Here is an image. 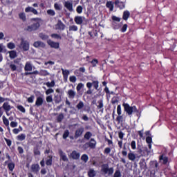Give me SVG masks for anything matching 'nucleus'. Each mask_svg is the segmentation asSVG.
Returning a JSON list of instances; mask_svg holds the SVG:
<instances>
[{"instance_id": "49", "label": "nucleus", "mask_w": 177, "mask_h": 177, "mask_svg": "<svg viewBox=\"0 0 177 177\" xmlns=\"http://www.w3.org/2000/svg\"><path fill=\"white\" fill-rule=\"evenodd\" d=\"M69 31H78V27L75 25L69 26Z\"/></svg>"}, {"instance_id": "19", "label": "nucleus", "mask_w": 177, "mask_h": 177, "mask_svg": "<svg viewBox=\"0 0 177 177\" xmlns=\"http://www.w3.org/2000/svg\"><path fill=\"white\" fill-rule=\"evenodd\" d=\"M25 12L26 13L31 12L32 13H33V15H38V11H37V10H35L34 8L30 6L25 8Z\"/></svg>"}, {"instance_id": "54", "label": "nucleus", "mask_w": 177, "mask_h": 177, "mask_svg": "<svg viewBox=\"0 0 177 177\" xmlns=\"http://www.w3.org/2000/svg\"><path fill=\"white\" fill-rule=\"evenodd\" d=\"M82 88H84V84L79 83L76 87V89H77V92H80V91H81V89H82Z\"/></svg>"}, {"instance_id": "20", "label": "nucleus", "mask_w": 177, "mask_h": 177, "mask_svg": "<svg viewBox=\"0 0 177 177\" xmlns=\"http://www.w3.org/2000/svg\"><path fill=\"white\" fill-rule=\"evenodd\" d=\"M57 30H64L66 28V25L62 22V21H58V23L55 26Z\"/></svg>"}, {"instance_id": "38", "label": "nucleus", "mask_w": 177, "mask_h": 177, "mask_svg": "<svg viewBox=\"0 0 177 177\" xmlns=\"http://www.w3.org/2000/svg\"><path fill=\"white\" fill-rule=\"evenodd\" d=\"M122 154L124 157H127L128 155V152L127 151V144H124L123 145V150L122 151Z\"/></svg>"}, {"instance_id": "39", "label": "nucleus", "mask_w": 177, "mask_h": 177, "mask_svg": "<svg viewBox=\"0 0 177 177\" xmlns=\"http://www.w3.org/2000/svg\"><path fill=\"white\" fill-rule=\"evenodd\" d=\"M39 75V72L38 71H35L33 72H26L25 75Z\"/></svg>"}, {"instance_id": "28", "label": "nucleus", "mask_w": 177, "mask_h": 177, "mask_svg": "<svg viewBox=\"0 0 177 177\" xmlns=\"http://www.w3.org/2000/svg\"><path fill=\"white\" fill-rule=\"evenodd\" d=\"M88 175L89 177H95L96 176V171L93 169H89Z\"/></svg>"}, {"instance_id": "27", "label": "nucleus", "mask_w": 177, "mask_h": 177, "mask_svg": "<svg viewBox=\"0 0 177 177\" xmlns=\"http://www.w3.org/2000/svg\"><path fill=\"white\" fill-rule=\"evenodd\" d=\"M106 6V8H108L109 9V10H111V12H113V10L114 9V5L113 4V2L107 1Z\"/></svg>"}, {"instance_id": "64", "label": "nucleus", "mask_w": 177, "mask_h": 177, "mask_svg": "<svg viewBox=\"0 0 177 177\" xmlns=\"http://www.w3.org/2000/svg\"><path fill=\"white\" fill-rule=\"evenodd\" d=\"M11 128H16L17 127V122H11L10 124Z\"/></svg>"}, {"instance_id": "13", "label": "nucleus", "mask_w": 177, "mask_h": 177, "mask_svg": "<svg viewBox=\"0 0 177 177\" xmlns=\"http://www.w3.org/2000/svg\"><path fill=\"white\" fill-rule=\"evenodd\" d=\"M80 156L81 154L80 152H77V151H73L72 153H71V158H73V160H80Z\"/></svg>"}, {"instance_id": "46", "label": "nucleus", "mask_w": 177, "mask_h": 177, "mask_svg": "<svg viewBox=\"0 0 177 177\" xmlns=\"http://www.w3.org/2000/svg\"><path fill=\"white\" fill-rule=\"evenodd\" d=\"M62 71L64 77H66L67 78V77H68V75L70 74V71L68 70H64L63 68H62Z\"/></svg>"}, {"instance_id": "31", "label": "nucleus", "mask_w": 177, "mask_h": 177, "mask_svg": "<svg viewBox=\"0 0 177 177\" xmlns=\"http://www.w3.org/2000/svg\"><path fill=\"white\" fill-rule=\"evenodd\" d=\"M17 140H19L20 142H23V140H26V134L22 133L19 134L17 136Z\"/></svg>"}, {"instance_id": "41", "label": "nucleus", "mask_w": 177, "mask_h": 177, "mask_svg": "<svg viewBox=\"0 0 177 177\" xmlns=\"http://www.w3.org/2000/svg\"><path fill=\"white\" fill-rule=\"evenodd\" d=\"M88 160H89V157H88V155H86V154H83L81 156V160L84 161V162H88Z\"/></svg>"}, {"instance_id": "3", "label": "nucleus", "mask_w": 177, "mask_h": 177, "mask_svg": "<svg viewBox=\"0 0 177 177\" xmlns=\"http://www.w3.org/2000/svg\"><path fill=\"white\" fill-rule=\"evenodd\" d=\"M39 22H35L32 25L26 26L24 28V31H27L28 32H32V31H37L39 28Z\"/></svg>"}, {"instance_id": "2", "label": "nucleus", "mask_w": 177, "mask_h": 177, "mask_svg": "<svg viewBox=\"0 0 177 177\" xmlns=\"http://www.w3.org/2000/svg\"><path fill=\"white\" fill-rule=\"evenodd\" d=\"M122 106L128 115H132L133 113H138L139 111L136 106H131L127 103H123Z\"/></svg>"}, {"instance_id": "25", "label": "nucleus", "mask_w": 177, "mask_h": 177, "mask_svg": "<svg viewBox=\"0 0 177 177\" xmlns=\"http://www.w3.org/2000/svg\"><path fill=\"white\" fill-rule=\"evenodd\" d=\"M129 16H131V13L129 12V11L128 10L124 11L123 16H122L123 20H128V19L129 18Z\"/></svg>"}, {"instance_id": "47", "label": "nucleus", "mask_w": 177, "mask_h": 177, "mask_svg": "<svg viewBox=\"0 0 177 177\" xmlns=\"http://www.w3.org/2000/svg\"><path fill=\"white\" fill-rule=\"evenodd\" d=\"M116 121H118V124H121V122L124 121V117L121 115H118V116L116 118Z\"/></svg>"}, {"instance_id": "63", "label": "nucleus", "mask_w": 177, "mask_h": 177, "mask_svg": "<svg viewBox=\"0 0 177 177\" xmlns=\"http://www.w3.org/2000/svg\"><path fill=\"white\" fill-rule=\"evenodd\" d=\"M53 92H55V91L53 90V88H48V89L46 91V95H50V93H53Z\"/></svg>"}, {"instance_id": "24", "label": "nucleus", "mask_w": 177, "mask_h": 177, "mask_svg": "<svg viewBox=\"0 0 177 177\" xmlns=\"http://www.w3.org/2000/svg\"><path fill=\"white\" fill-rule=\"evenodd\" d=\"M128 158L130 160V161H135V160H136V155H135V153L133 152H129L128 153Z\"/></svg>"}, {"instance_id": "59", "label": "nucleus", "mask_w": 177, "mask_h": 177, "mask_svg": "<svg viewBox=\"0 0 177 177\" xmlns=\"http://www.w3.org/2000/svg\"><path fill=\"white\" fill-rule=\"evenodd\" d=\"M68 135H70V132H68V130H66L63 134L64 139H67V138H68Z\"/></svg>"}, {"instance_id": "55", "label": "nucleus", "mask_w": 177, "mask_h": 177, "mask_svg": "<svg viewBox=\"0 0 177 177\" xmlns=\"http://www.w3.org/2000/svg\"><path fill=\"white\" fill-rule=\"evenodd\" d=\"M46 100L47 103H52L53 102V98L52 97V95H48L46 97Z\"/></svg>"}, {"instance_id": "45", "label": "nucleus", "mask_w": 177, "mask_h": 177, "mask_svg": "<svg viewBox=\"0 0 177 177\" xmlns=\"http://www.w3.org/2000/svg\"><path fill=\"white\" fill-rule=\"evenodd\" d=\"M54 8H55V10H62V9L63 7L62 6L61 4H59V3H55L54 4Z\"/></svg>"}, {"instance_id": "1", "label": "nucleus", "mask_w": 177, "mask_h": 177, "mask_svg": "<svg viewBox=\"0 0 177 177\" xmlns=\"http://www.w3.org/2000/svg\"><path fill=\"white\" fill-rule=\"evenodd\" d=\"M101 172L107 176H111L114 174V168L109 167V164H104L101 166Z\"/></svg>"}, {"instance_id": "21", "label": "nucleus", "mask_w": 177, "mask_h": 177, "mask_svg": "<svg viewBox=\"0 0 177 177\" xmlns=\"http://www.w3.org/2000/svg\"><path fill=\"white\" fill-rule=\"evenodd\" d=\"M2 120H3V122L4 125H6V127H7V129H8V132H10V127H9V120H8V118H6V117L5 115H3Z\"/></svg>"}, {"instance_id": "50", "label": "nucleus", "mask_w": 177, "mask_h": 177, "mask_svg": "<svg viewBox=\"0 0 177 177\" xmlns=\"http://www.w3.org/2000/svg\"><path fill=\"white\" fill-rule=\"evenodd\" d=\"M76 107L77 109H78V110H81V109H84V102L80 101V102L77 104Z\"/></svg>"}, {"instance_id": "37", "label": "nucleus", "mask_w": 177, "mask_h": 177, "mask_svg": "<svg viewBox=\"0 0 177 177\" xmlns=\"http://www.w3.org/2000/svg\"><path fill=\"white\" fill-rule=\"evenodd\" d=\"M39 38H41V39H42L43 41H46V39H48L49 38V36L44 34V33H39Z\"/></svg>"}, {"instance_id": "7", "label": "nucleus", "mask_w": 177, "mask_h": 177, "mask_svg": "<svg viewBox=\"0 0 177 177\" xmlns=\"http://www.w3.org/2000/svg\"><path fill=\"white\" fill-rule=\"evenodd\" d=\"M44 102H45L44 96H39L36 99L35 106H37V107H41V106L44 104Z\"/></svg>"}, {"instance_id": "30", "label": "nucleus", "mask_w": 177, "mask_h": 177, "mask_svg": "<svg viewBox=\"0 0 177 177\" xmlns=\"http://www.w3.org/2000/svg\"><path fill=\"white\" fill-rule=\"evenodd\" d=\"M52 158H53L52 156H47L46 160V165H48V166L52 165V161H53Z\"/></svg>"}, {"instance_id": "15", "label": "nucleus", "mask_w": 177, "mask_h": 177, "mask_svg": "<svg viewBox=\"0 0 177 177\" xmlns=\"http://www.w3.org/2000/svg\"><path fill=\"white\" fill-rule=\"evenodd\" d=\"M30 169L32 171V172H34V174H38V172H39V165L38 164H33L31 165Z\"/></svg>"}, {"instance_id": "44", "label": "nucleus", "mask_w": 177, "mask_h": 177, "mask_svg": "<svg viewBox=\"0 0 177 177\" xmlns=\"http://www.w3.org/2000/svg\"><path fill=\"white\" fill-rule=\"evenodd\" d=\"M142 151L144 153H146L147 154H150V153H151V149L147 148V147H142Z\"/></svg>"}, {"instance_id": "14", "label": "nucleus", "mask_w": 177, "mask_h": 177, "mask_svg": "<svg viewBox=\"0 0 177 177\" xmlns=\"http://www.w3.org/2000/svg\"><path fill=\"white\" fill-rule=\"evenodd\" d=\"M67 95H68V97H69V99H74V97H75V96H77V93L75 92V91H74L73 89H69L67 91Z\"/></svg>"}, {"instance_id": "8", "label": "nucleus", "mask_w": 177, "mask_h": 177, "mask_svg": "<svg viewBox=\"0 0 177 177\" xmlns=\"http://www.w3.org/2000/svg\"><path fill=\"white\" fill-rule=\"evenodd\" d=\"M0 108H1V109H3L4 111H10L13 109V106H10L9 102H4Z\"/></svg>"}, {"instance_id": "56", "label": "nucleus", "mask_w": 177, "mask_h": 177, "mask_svg": "<svg viewBox=\"0 0 177 177\" xmlns=\"http://www.w3.org/2000/svg\"><path fill=\"white\" fill-rule=\"evenodd\" d=\"M82 6H78L76 8V12L77 13H78L79 15H81V13H82Z\"/></svg>"}, {"instance_id": "17", "label": "nucleus", "mask_w": 177, "mask_h": 177, "mask_svg": "<svg viewBox=\"0 0 177 177\" xmlns=\"http://www.w3.org/2000/svg\"><path fill=\"white\" fill-rule=\"evenodd\" d=\"M17 63H19V61L17 59L14 60V63L11 62L10 64V68L11 71H16V70H17V66H16V64H17Z\"/></svg>"}, {"instance_id": "11", "label": "nucleus", "mask_w": 177, "mask_h": 177, "mask_svg": "<svg viewBox=\"0 0 177 177\" xmlns=\"http://www.w3.org/2000/svg\"><path fill=\"white\" fill-rule=\"evenodd\" d=\"M115 5L118 8H120V9H124V8H125V1L116 0Z\"/></svg>"}, {"instance_id": "16", "label": "nucleus", "mask_w": 177, "mask_h": 177, "mask_svg": "<svg viewBox=\"0 0 177 177\" xmlns=\"http://www.w3.org/2000/svg\"><path fill=\"white\" fill-rule=\"evenodd\" d=\"M74 20L76 24L81 25L82 24V23H84V20H85V17H81V16H77L75 17Z\"/></svg>"}, {"instance_id": "40", "label": "nucleus", "mask_w": 177, "mask_h": 177, "mask_svg": "<svg viewBox=\"0 0 177 177\" xmlns=\"http://www.w3.org/2000/svg\"><path fill=\"white\" fill-rule=\"evenodd\" d=\"M160 161H163V164H167L168 162V157L167 156H165L164 155H162L160 157Z\"/></svg>"}, {"instance_id": "9", "label": "nucleus", "mask_w": 177, "mask_h": 177, "mask_svg": "<svg viewBox=\"0 0 177 177\" xmlns=\"http://www.w3.org/2000/svg\"><path fill=\"white\" fill-rule=\"evenodd\" d=\"M47 44L49 45V46H50V48H54V49H59V44L58 42H55L50 39L47 41Z\"/></svg>"}, {"instance_id": "43", "label": "nucleus", "mask_w": 177, "mask_h": 177, "mask_svg": "<svg viewBox=\"0 0 177 177\" xmlns=\"http://www.w3.org/2000/svg\"><path fill=\"white\" fill-rule=\"evenodd\" d=\"M33 153L35 156H41V151H39V148H38V147L34 148Z\"/></svg>"}, {"instance_id": "33", "label": "nucleus", "mask_w": 177, "mask_h": 177, "mask_svg": "<svg viewBox=\"0 0 177 177\" xmlns=\"http://www.w3.org/2000/svg\"><path fill=\"white\" fill-rule=\"evenodd\" d=\"M19 17L22 21H26L27 20V18L26 17V13L24 12H20L19 14Z\"/></svg>"}, {"instance_id": "34", "label": "nucleus", "mask_w": 177, "mask_h": 177, "mask_svg": "<svg viewBox=\"0 0 177 177\" xmlns=\"http://www.w3.org/2000/svg\"><path fill=\"white\" fill-rule=\"evenodd\" d=\"M54 102L55 103H60V102H62V96L59 95H56L54 96Z\"/></svg>"}, {"instance_id": "32", "label": "nucleus", "mask_w": 177, "mask_h": 177, "mask_svg": "<svg viewBox=\"0 0 177 177\" xmlns=\"http://www.w3.org/2000/svg\"><path fill=\"white\" fill-rule=\"evenodd\" d=\"M48 88H53L56 83L55 82V80H52L51 82H48L45 84Z\"/></svg>"}, {"instance_id": "51", "label": "nucleus", "mask_w": 177, "mask_h": 177, "mask_svg": "<svg viewBox=\"0 0 177 177\" xmlns=\"http://www.w3.org/2000/svg\"><path fill=\"white\" fill-rule=\"evenodd\" d=\"M47 15H48V16H55V15H56V12H55V10L50 9L47 10Z\"/></svg>"}, {"instance_id": "36", "label": "nucleus", "mask_w": 177, "mask_h": 177, "mask_svg": "<svg viewBox=\"0 0 177 177\" xmlns=\"http://www.w3.org/2000/svg\"><path fill=\"white\" fill-rule=\"evenodd\" d=\"M84 139H86V140H89L91 138H92V133L90 131L86 132V133L84 136Z\"/></svg>"}, {"instance_id": "53", "label": "nucleus", "mask_w": 177, "mask_h": 177, "mask_svg": "<svg viewBox=\"0 0 177 177\" xmlns=\"http://www.w3.org/2000/svg\"><path fill=\"white\" fill-rule=\"evenodd\" d=\"M34 99H35V96L31 95L27 99V102L28 103H34Z\"/></svg>"}, {"instance_id": "23", "label": "nucleus", "mask_w": 177, "mask_h": 177, "mask_svg": "<svg viewBox=\"0 0 177 177\" xmlns=\"http://www.w3.org/2000/svg\"><path fill=\"white\" fill-rule=\"evenodd\" d=\"M146 142L148 143V147L149 150H151V143H153V139L150 136L146 138Z\"/></svg>"}, {"instance_id": "58", "label": "nucleus", "mask_w": 177, "mask_h": 177, "mask_svg": "<svg viewBox=\"0 0 177 177\" xmlns=\"http://www.w3.org/2000/svg\"><path fill=\"white\" fill-rule=\"evenodd\" d=\"M112 20L113 21H117L118 23H120V21H121V18L115 16H112Z\"/></svg>"}, {"instance_id": "57", "label": "nucleus", "mask_w": 177, "mask_h": 177, "mask_svg": "<svg viewBox=\"0 0 177 177\" xmlns=\"http://www.w3.org/2000/svg\"><path fill=\"white\" fill-rule=\"evenodd\" d=\"M93 86L95 88V89H97L99 88V82L98 81H93Z\"/></svg>"}, {"instance_id": "62", "label": "nucleus", "mask_w": 177, "mask_h": 177, "mask_svg": "<svg viewBox=\"0 0 177 177\" xmlns=\"http://www.w3.org/2000/svg\"><path fill=\"white\" fill-rule=\"evenodd\" d=\"M113 177H121V171H120V170H116Z\"/></svg>"}, {"instance_id": "10", "label": "nucleus", "mask_w": 177, "mask_h": 177, "mask_svg": "<svg viewBox=\"0 0 177 177\" xmlns=\"http://www.w3.org/2000/svg\"><path fill=\"white\" fill-rule=\"evenodd\" d=\"M33 46L35 48H45L46 47V44L41 41H36L33 43Z\"/></svg>"}, {"instance_id": "61", "label": "nucleus", "mask_w": 177, "mask_h": 177, "mask_svg": "<svg viewBox=\"0 0 177 177\" xmlns=\"http://www.w3.org/2000/svg\"><path fill=\"white\" fill-rule=\"evenodd\" d=\"M69 81H70L71 82L75 83V82H77V77H76L75 76H71V77H69Z\"/></svg>"}, {"instance_id": "42", "label": "nucleus", "mask_w": 177, "mask_h": 177, "mask_svg": "<svg viewBox=\"0 0 177 177\" xmlns=\"http://www.w3.org/2000/svg\"><path fill=\"white\" fill-rule=\"evenodd\" d=\"M10 57V59H15V57H17V54L16 51L12 50L9 52Z\"/></svg>"}, {"instance_id": "18", "label": "nucleus", "mask_w": 177, "mask_h": 177, "mask_svg": "<svg viewBox=\"0 0 177 177\" xmlns=\"http://www.w3.org/2000/svg\"><path fill=\"white\" fill-rule=\"evenodd\" d=\"M24 70L26 73H28V71H32V64H31V62H27L26 63Z\"/></svg>"}, {"instance_id": "4", "label": "nucleus", "mask_w": 177, "mask_h": 177, "mask_svg": "<svg viewBox=\"0 0 177 177\" xmlns=\"http://www.w3.org/2000/svg\"><path fill=\"white\" fill-rule=\"evenodd\" d=\"M19 49L24 52H27L30 49V43L27 40L21 39V43L19 45Z\"/></svg>"}, {"instance_id": "35", "label": "nucleus", "mask_w": 177, "mask_h": 177, "mask_svg": "<svg viewBox=\"0 0 177 177\" xmlns=\"http://www.w3.org/2000/svg\"><path fill=\"white\" fill-rule=\"evenodd\" d=\"M63 120H64V115L61 113L57 117V122H62V121H63Z\"/></svg>"}, {"instance_id": "22", "label": "nucleus", "mask_w": 177, "mask_h": 177, "mask_svg": "<svg viewBox=\"0 0 177 177\" xmlns=\"http://www.w3.org/2000/svg\"><path fill=\"white\" fill-rule=\"evenodd\" d=\"M88 143L91 149H95L96 147V140L94 138H91Z\"/></svg>"}, {"instance_id": "5", "label": "nucleus", "mask_w": 177, "mask_h": 177, "mask_svg": "<svg viewBox=\"0 0 177 177\" xmlns=\"http://www.w3.org/2000/svg\"><path fill=\"white\" fill-rule=\"evenodd\" d=\"M64 6L68 10V12H74V8H73V0H68L64 2Z\"/></svg>"}, {"instance_id": "12", "label": "nucleus", "mask_w": 177, "mask_h": 177, "mask_svg": "<svg viewBox=\"0 0 177 177\" xmlns=\"http://www.w3.org/2000/svg\"><path fill=\"white\" fill-rule=\"evenodd\" d=\"M58 153L62 161H68V158H67V155L64 153L62 149H59Z\"/></svg>"}, {"instance_id": "52", "label": "nucleus", "mask_w": 177, "mask_h": 177, "mask_svg": "<svg viewBox=\"0 0 177 177\" xmlns=\"http://www.w3.org/2000/svg\"><path fill=\"white\" fill-rule=\"evenodd\" d=\"M97 109H103V100H100L97 101Z\"/></svg>"}, {"instance_id": "26", "label": "nucleus", "mask_w": 177, "mask_h": 177, "mask_svg": "<svg viewBox=\"0 0 177 177\" xmlns=\"http://www.w3.org/2000/svg\"><path fill=\"white\" fill-rule=\"evenodd\" d=\"M15 162H10L8 163V168L9 169V171H10L11 172H13V170L15 169Z\"/></svg>"}, {"instance_id": "48", "label": "nucleus", "mask_w": 177, "mask_h": 177, "mask_svg": "<svg viewBox=\"0 0 177 177\" xmlns=\"http://www.w3.org/2000/svg\"><path fill=\"white\" fill-rule=\"evenodd\" d=\"M7 47L8 49H15L16 48V45L13 42H10L7 44Z\"/></svg>"}, {"instance_id": "29", "label": "nucleus", "mask_w": 177, "mask_h": 177, "mask_svg": "<svg viewBox=\"0 0 177 177\" xmlns=\"http://www.w3.org/2000/svg\"><path fill=\"white\" fill-rule=\"evenodd\" d=\"M50 75V73H49V72H48V71L46 70L41 69L39 71V75H41L43 77H46V75Z\"/></svg>"}, {"instance_id": "60", "label": "nucleus", "mask_w": 177, "mask_h": 177, "mask_svg": "<svg viewBox=\"0 0 177 177\" xmlns=\"http://www.w3.org/2000/svg\"><path fill=\"white\" fill-rule=\"evenodd\" d=\"M17 109L19 110V111H21V113H26V109L24 108L21 105L17 106Z\"/></svg>"}, {"instance_id": "6", "label": "nucleus", "mask_w": 177, "mask_h": 177, "mask_svg": "<svg viewBox=\"0 0 177 177\" xmlns=\"http://www.w3.org/2000/svg\"><path fill=\"white\" fill-rule=\"evenodd\" d=\"M85 131V128H84V126H82L81 127H79L75 133V138H80V136H82Z\"/></svg>"}]
</instances>
